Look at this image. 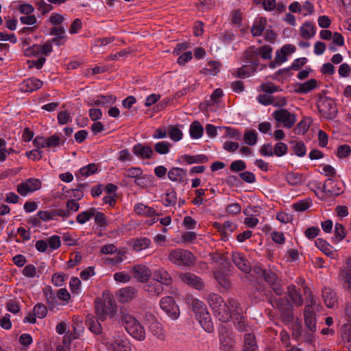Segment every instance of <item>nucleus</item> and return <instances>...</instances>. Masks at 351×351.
Segmentation results:
<instances>
[{
    "label": "nucleus",
    "instance_id": "1",
    "mask_svg": "<svg viewBox=\"0 0 351 351\" xmlns=\"http://www.w3.org/2000/svg\"><path fill=\"white\" fill-rule=\"evenodd\" d=\"M120 322L126 331L134 339L143 341L145 339V330L140 322L126 309L120 311Z\"/></svg>",
    "mask_w": 351,
    "mask_h": 351
},
{
    "label": "nucleus",
    "instance_id": "2",
    "mask_svg": "<svg viewBox=\"0 0 351 351\" xmlns=\"http://www.w3.org/2000/svg\"><path fill=\"white\" fill-rule=\"evenodd\" d=\"M304 294L307 297L306 304L304 311V319L306 328L312 332L316 331V316L315 308L317 310L318 305L316 300L312 295L310 288L305 286L304 287Z\"/></svg>",
    "mask_w": 351,
    "mask_h": 351
},
{
    "label": "nucleus",
    "instance_id": "3",
    "mask_svg": "<svg viewBox=\"0 0 351 351\" xmlns=\"http://www.w3.org/2000/svg\"><path fill=\"white\" fill-rule=\"evenodd\" d=\"M169 261L178 266H191L195 263V257L189 250L177 248L171 250L168 255Z\"/></svg>",
    "mask_w": 351,
    "mask_h": 351
},
{
    "label": "nucleus",
    "instance_id": "4",
    "mask_svg": "<svg viewBox=\"0 0 351 351\" xmlns=\"http://www.w3.org/2000/svg\"><path fill=\"white\" fill-rule=\"evenodd\" d=\"M317 108L320 116L327 120L336 117L338 109L335 101L328 97H320L317 101Z\"/></svg>",
    "mask_w": 351,
    "mask_h": 351
},
{
    "label": "nucleus",
    "instance_id": "5",
    "mask_svg": "<svg viewBox=\"0 0 351 351\" xmlns=\"http://www.w3.org/2000/svg\"><path fill=\"white\" fill-rule=\"evenodd\" d=\"M207 302L213 309L215 316L222 322H228L230 315L225 311L226 302L217 293H210L207 297Z\"/></svg>",
    "mask_w": 351,
    "mask_h": 351
},
{
    "label": "nucleus",
    "instance_id": "6",
    "mask_svg": "<svg viewBox=\"0 0 351 351\" xmlns=\"http://www.w3.org/2000/svg\"><path fill=\"white\" fill-rule=\"evenodd\" d=\"M95 308L97 318L104 322L108 315L112 317L114 314L116 306L111 300L102 301L97 298L95 301Z\"/></svg>",
    "mask_w": 351,
    "mask_h": 351
},
{
    "label": "nucleus",
    "instance_id": "7",
    "mask_svg": "<svg viewBox=\"0 0 351 351\" xmlns=\"http://www.w3.org/2000/svg\"><path fill=\"white\" fill-rule=\"evenodd\" d=\"M271 115L276 122L288 129L291 128L297 121L295 114L285 108L274 111Z\"/></svg>",
    "mask_w": 351,
    "mask_h": 351
},
{
    "label": "nucleus",
    "instance_id": "8",
    "mask_svg": "<svg viewBox=\"0 0 351 351\" xmlns=\"http://www.w3.org/2000/svg\"><path fill=\"white\" fill-rule=\"evenodd\" d=\"M263 276L265 280L271 286L275 293L277 295H280L283 292V289L281 287V280L279 278L276 269L274 268L263 269Z\"/></svg>",
    "mask_w": 351,
    "mask_h": 351
},
{
    "label": "nucleus",
    "instance_id": "9",
    "mask_svg": "<svg viewBox=\"0 0 351 351\" xmlns=\"http://www.w3.org/2000/svg\"><path fill=\"white\" fill-rule=\"evenodd\" d=\"M160 306L172 319L176 320L179 317L180 310L172 297L166 296L162 298L160 300Z\"/></svg>",
    "mask_w": 351,
    "mask_h": 351
},
{
    "label": "nucleus",
    "instance_id": "10",
    "mask_svg": "<svg viewBox=\"0 0 351 351\" xmlns=\"http://www.w3.org/2000/svg\"><path fill=\"white\" fill-rule=\"evenodd\" d=\"M41 187V182L36 178H28L25 182L18 184L17 192L22 196H26L29 193H33Z\"/></svg>",
    "mask_w": 351,
    "mask_h": 351
},
{
    "label": "nucleus",
    "instance_id": "11",
    "mask_svg": "<svg viewBox=\"0 0 351 351\" xmlns=\"http://www.w3.org/2000/svg\"><path fill=\"white\" fill-rule=\"evenodd\" d=\"M339 279L343 287L351 291V258L346 259L344 265L341 267Z\"/></svg>",
    "mask_w": 351,
    "mask_h": 351
},
{
    "label": "nucleus",
    "instance_id": "12",
    "mask_svg": "<svg viewBox=\"0 0 351 351\" xmlns=\"http://www.w3.org/2000/svg\"><path fill=\"white\" fill-rule=\"evenodd\" d=\"M220 350L221 351H232L234 346V341L232 337L231 332L223 327L219 331Z\"/></svg>",
    "mask_w": 351,
    "mask_h": 351
},
{
    "label": "nucleus",
    "instance_id": "13",
    "mask_svg": "<svg viewBox=\"0 0 351 351\" xmlns=\"http://www.w3.org/2000/svg\"><path fill=\"white\" fill-rule=\"evenodd\" d=\"M225 311L230 315L228 322L231 319L235 318V317H238L243 314V310L241 306V304L237 299L233 298H229L227 299V301L226 302Z\"/></svg>",
    "mask_w": 351,
    "mask_h": 351
},
{
    "label": "nucleus",
    "instance_id": "14",
    "mask_svg": "<svg viewBox=\"0 0 351 351\" xmlns=\"http://www.w3.org/2000/svg\"><path fill=\"white\" fill-rule=\"evenodd\" d=\"M180 280L189 286L201 290L204 287L203 280L199 276L191 273H184L180 275Z\"/></svg>",
    "mask_w": 351,
    "mask_h": 351
},
{
    "label": "nucleus",
    "instance_id": "15",
    "mask_svg": "<svg viewBox=\"0 0 351 351\" xmlns=\"http://www.w3.org/2000/svg\"><path fill=\"white\" fill-rule=\"evenodd\" d=\"M133 276L138 282H144L149 278L152 274L149 268L145 265H137L131 269Z\"/></svg>",
    "mask_w": 351,
    "mask_h": 351
},
{
    "label": "nucleus",
    "instance_id": "16",
    "mask_svg": "<svg viewBox=\"0 0 351 351\" xmlns=\"http://www.w3.org/2000/svg\"><path fill=\"white\" fill-rule=\"evenodd\" d=\"M134 211L136 214L141 216L147 217H154V218L152 219V221L149 223L150 225L153 224L158 220L156 219V215H157L156 210L154 208L149 207L143 203L136 204L134 207Z\"/></svg>",
    "mask_w": 351,
    "mask_h": 351
},
{
    "label": "nucleus",
    "instance_id": "17",
    "mask_svg": "<svg viewBox=\"0 0 351 351\" xmlns=\"http://www.w3.org/2000/svg\"><path fill=\"white\" fill-rule=\"evenodd\" d=\"M232 258L233 263L240 270L244 273H249L250 271V263L242 253L233 252Z\"/></svg>",
    "mask_w": 351,
    "mask_h": 351
},
{
    "label": "nucleus",
    "instance_id": "18",
    "mask_svg": "<svg viewBox=\"0 0 351 351\" xmlns=\"http://www.w3.org/2000/svg\"><path fill=\"white\" fill-rule=\"evenodd\" d=\"M133 154L141 159H150L154 152L150 146L142 143H137L132 148Z\"/></svg>",
    "mask_w": 351,
    "mask_h": 351
},
{
    "label": "nucleus",
    "instance_id": "19",
    "mask_svg": "<svg viewBox=\"0 0 351 351\" xmlns=\"http://www.w3.org/2000/svg\"><path fill=\"white\" fill-rule=\"evenodd\" d=\"M324 191L330 195H339L343 192V186L341 184L328 179L324 184Z\"/></svg>",
    "mask_w": 351,
    "mask_h": 351
},
{
    "label": "nucleus",
    "instance_id": "20",
    "mask_svg": "<svg viewBox=\"0 0 351 351\" xmlns=\"http://www.w3.org/2000/svg\"><path fill=\"white\" fill-rule=\"evenodd\" d=\"M316 247L319 249L326 256L332 258L337 259L338 254L334 250L332 247L322 239H317L315 241Z\"/></svg>",
    "mask_w": 351,
    "mask_h": 351
},
{
    "label": "nucleus",
    "instance_id": "21",
    "mask_svg": "<svg viewBox=\"0 0 351 351\" xmlns=\"http://www.w3.org/2000/svg\"><path fill=\"white\" fill-rule=\"evenodd\" d=\"M137 293V290L133 287H126L119 290L118 300L121 303H126L133 300Z\"/></svg>",
    "mask_w": 351,
    "mask_h": 351
},
{
    "label": "nucleus",
    "instance_id": "22",
    "mask_svg": "<svg viewBox=\"0 0 351 351\" xmlns=\"http://www.w3.org/2000/svg\"><path fill=\"white\" fill-rule=\"evenodd\" d=\"M200 325L204 330L208 332H212L214 330V326L211 320L210 314L207 311H201L196 315Z\"/></svg>",
    "mask_w": 351,
    "mask_h": 351
},
{
    "label": "nucleus",
    "instance_id": "23",
    "mask_svg": "<svg viewBox=\"0 0 351 351\" xmlns=\"http://www.w3.org/2000/svg\"><path fill=\"white\" fill-rule=\"evenodd\" d=\"M42 86V81L34 77H31L23 80L20 85V88L23 92H33L40 88Z\"/></svg>",
    "mask_w": 351,
    "mask_h": 351
},
{
    "label": "nucleus",
    "instance_id": "24",
    "mask_svg": "<svg viewBox=\"0 0 351 351\" xmlns=\"http://www.w3.org/2000/svg\"><path fill=\"white\" fill-rule=\"evenodd\" d=\"M339 333L341 342L344 344H348L345 346L347 347L349 351H351V324H343L341 326Z\"/></svg>",
    "mask_w": 351,
    "mask_h": 351
},
{
    "label": "nucleus",
    "instance_id": "25",
    "mask_svg": "<svg viewBox=\"0 0 351 351\" xmlns=\"http://www.w3.org/2000/svg\"><path fill=\"white\" fill-rule=\"evenodd\" d=\"M154 280L162 285L169 286L172 283V278L164 268H158L153 272Z\"/></svg>",
    "mask_w": 351,
    "mask_h": 351
},
{
    "label": "nucleus",
    "instance_id": "26",
    "mask_svg": "<svg viewBox=\"0 0 351 351\" xmlns=\"http://www.w3.org/2000/svg\"><path fill=\"white\" fill-rule=\"evenodd\" d=\"M322 298L328 308H333L337 302L336 293L331 289L324 287L322 289Z\"/></svg>",
    "mask_w": 351,
    "mask_h": 351
},
{
    "label": "nucleus",
    "instance_id": "27",
    "mask_svg": "<svg viewBox=\"0 0 351 351\" xmlns=\"http://www.w3.org/2000/svg\"><path fill=\"white\" fill-rule=\"evenodd\" d=\"M287 295L295 306H301L303 304V299L300 291L295 285H291L288 286Z\"/></svg>",
    "mask_w": 351,
    "mask_h": 351
},
{
    "label": "nucleus",
    "instance_id": "28",
    "mask_svg": "<svg viewBox=\"0 0 351 351\" xmlns=\"http://www.w3.org/2000/svg\"><path fill=\"white\" fill-rule=\"evenodd\" d=\"M167 176L169 179L173 182H182L186 179V170L179 167H173L169 170Z\"/></svg>",
    "mask_w": 351,
    "mask_h": 351
},
{
    "label": "nucleus",
    "instance_id": "29",
    "mask_svg": "<svg viewBox=\"0 0 351 351\" xmlns=\"http://www.w3.org/2000/svg\"><path fill=\"white\" fill-rule=\"evenodd\" d=\"M300 32L304 39H310L315 34V26L311 22H306L300 27Z\"/></svg>",
    "mask_w": 351,
    "mask_h": 351
},
{
    "label": "nucleus",
    "instance_id": "30",
    "mask_svg": "<svg viewBox=\"0 0 351 351\" xmlns=\"http://www.w3.org/2000/svg\"><path fill=\"white\" fill-rule=\"evenodd\" d=\"M99 319H95L93 316H87L86 324L88 329L95 335H100L102 332V327L99 323Z\"/></svg>",
    "mask_w": 351,
    "mask_h": 351
},
{
    "label": "nucleus",
    "instance_id": "31",
    "mask_svg": "<svg viewBox=\"0 0 351 351\" xmlns=\"http://www.w3.org/2000/svg\"><path fill=\"white\" fill-rule=\"evenodd\" d=\"M186 303L191 306L193 308V311L195 313L196 315L200 313L201 311H206L205 304L197 298H193V297L188 296L186 298Z\"/></svg>",
    "mask_w": 351,
    "mask_h": 351
},
{
    "label": "nucleus",
    "instance_id": "32",
    "mask_svg": "<svg viewBox=\"0 0 351 351\" xmlns=\"http://www.w3.org/2000/svg\"><path fill=\"white\" fill-rule=\"evenodd\" d=\"M258 348L255 337L252 333H247L244 336V351H256Z\"/></svg>",
    "mask_w": 351,
    "mask_h": 351
},
{
    "label": "nucleus",
    "instance_id": "33",
    "mask_svg": "<svg viewBox=\"0 0 351 351\" xmlns=\"http://www.w3.org/2000/svg\"><path fill=\"white\" fill-rule=\"evenodd\" d=\"M29 50L32 51V53H40L45 56H49L53 50L51 42L47 41L44 45H34L32 48Z\"/></svg>",
    "mask_w": 351,
    "mask_h": 351
},
{
    "label": "nucleus",
    "instance_id": "34",
    "mask_svg": "<svg viewBox=\"0 0 351 351\" xmlns=\"http://www.w3.org/2000/svg\"><path fill=\"white\" fill-rule=\"evenodd\" d=\"M109 351H132L128 343L123 340L115 339L109 346Z\"/></svg>",
    "mask_w": 351,
    "mask_h": 351
},
{
    "label": "nucleus",
    "instance_id": "35",
    "mask_svg": "<svg viewBox=\"0 0 351 351\" xmlns=\"http://www.w3.org/2000/svg\"><path fill=\"white\" fill-rule=\"evenodd\" d=\"M317 82L315 79H311L298 85V93L305 94L317 88Z\"/></svg>",
    "mask_w": 351,
    "mask_h": 351
},
{
    "label": "nucleus",
    "instance_id": "36",
    "mask_svg": "<svg viewBox=\"0 0 351 351\" xmlns=\"http://www.w3.org/2000/svg\"><path fill=\"white\" fill-rule=\"evenodd\" d=\"M204 132L202 125L198 121H193L189 128L190 136L193 139H197L202 137Z\"/></svg>",
    "mask_w": 351,
    "mask_h": 351
},
{
    "label": "nucleus",
    "instance_id": "37",
    "mask_svg": "<svg viewBox=\"0 0 351 351\" xmlns=\"http://www.w3.org/2000/svg\"><path fill=\"white\" fill-rule=\"evenodd\" d=\"M215 280L225 289L230 288L231 283L227 276L220 270L214 271L213 272Z\"/></svg>",
    "mask_w": 351,
    "mask_h": 351
},
{
    "label": "nucleus",
    "instance_id": "38",
    "mask_svg": "<svg viewBox=\"0 0 351 351\" xmlns=\"http://www.w3.org/2000/svg\"><path fill=\"white\" fill-rule=\"evenodd\" d=\"M152 242L151 240L146 237H141L133 241V248L135 251L139 252L148 248Z\"/></svg>",
    "mask_w": 351,
    "mask_h": 351
},
{
    "label": "nucleus",
    "instance_id": "39",
    "mask_svg": "<svg viewBox=\"0 0 351 351\" xmlns=\"http://www.w3.org/2000/svg\"><path fill=\"white\" fill-rule=\"evenodd\" d=\"M95 208H90L85 211L81 212L77 215L76 221L80 224H84L95 215Z\"/></svg>",
    "mask_w": 351,
    "mask_h": 351
},
{
    "label": "nucleus",
    "instance_id": "40",
    "mask_svg": "<svg viewBox=\"0 0 351 351\" xmlns=\"http://www.w3.org/2000/svg\"><path fill=\"white\" fill-rule=\"evenodd\" d=\"M266 20L261 18L255 21L252 28L251 33L254 36H260L265 28Z\"/></svg>",
    "mask_w": 351,
    "mask_h": 351
},
{
    "label": "nucleus",
    "instance_id": "41",
    "mask_svg": "<svg viewBox=\"0 0 351 351\" xmlns=\"http://www.w3.org/2000/svg\"><path fill=\"white\" fill-rule=\"evenodd\" d=\"M169 138L173 141H179L182 138L183 134L180 125H169L168 128Z\"/></svg>",
    "mask_w": 351,
    "mask_h": 351
},
{
    "label": "nucleus",
    "instance_id": "42",
    "mask_svg": "<svg viewBox=\"0 0 351 351\" xmlns=\"http://www.w3.org/2000/svg\"><path fill=\"white\" fill-rule=\"evenodd\" d=\"M182 159L184 162H187L188 164L205 163L208 161L207 156L204 154L197 156H190L186 154L183 156Z\"/></svg>",
    "mask_w": 351,
    "mask_h": 351
},
{
    "label": "nucleus",
    "instance_id": "43",
    "mask_svg": "<svg viewBox=\"0 0 351 351\" xmlns=\"http://www.w3.org/2000/svg\"><path fill=\"white\" fill-rule=\"evenodd\" d=\"M212 261L219 266V269L226 268L229 263L226 256L221 254L215 253L211 255Z\"/></svg>",
    "mask_w": 351,
    "mask_h": 351
},
{
    "label": "nucleus",
    "instance_id": "44",
    "mask_svg": "<svg viewBox=\"0 0 351 351\" xmlns=\"http://www.w3.org/2000/svg\"><path fill=\"white\" fill-rule=\"evenodd\" d=\"M145 291L151 295H159L163 291V287L158 282H150L145 286Z\"/></svg>",
    "mask_w": 351,
    "mask_h": 351
},
{
    "label": "nucleus",
    "instance_id": "45",
    "mask_svg": "<svg viewBox=\"0 0 351 351\" xmlns=\"http://www.w3.org/2000/svg\"><path fill=\"white\" fill-rule=\"evenodd\" d=\"M291 143L292 149L296 156L303 157L306 155V147L302 141H293Z\"/></svg>",
    "mask_w": 351,
    "mask_h": 351
},
{
    "label": "nucleus",
    "instance_id": "46",
    "mask_svg": "<svg viewBox=\"0 0 351 351\" xmlns=\"http://www.w3.org/2000/svg\"><path fill=\"white\" fill-rule=\"evenodd\" d=\"M259 54L257 48L251 47L245 51V57L247 62L252 64H258V57Z\"/></svg>",
    "mask_w": 351,
    "mask_h": 351
},
{
    "label": "nucleus",
    "instance_id": "47",
    "mask_svg": "<svg viewBox=\"0 0 351 351\" xmlns=\"http://www.w3.org/2000/svg\"><path fill=\"white\" fill-rule=\"evenodd\" d=\"M98 171L97 165L95 163L88 164L86 166L80 168L79 173L81 176L88 177L90 175L95 174Z\"/></svg>",
    "mask_w": 351,
    "mask_h": 351
},
{
    "label": "nucleus",
    "instance_id": "48",
    "mask_svg": "<svg viewBox=\"0 0 351 351\" xmlns=\"http://www.w3.org/2000/svg\"><path fill=\"white\" fill-rule=\"evenodd\" d=\"M234 319V324L236 328L240 332H245L248 330V325L246 324V319L243 315L235 317Z\"/></svg>",
    "mask_w": 351,
    "mask_h": 351
},
{
    "label": "nucleus",
    "instance_id": "49",
    "mask_svg": "<svg viewBox=\"0 0 351 351\" xmlns=\"http://www.w3.org/2000/svg\"><path fill=\"white\" fill-rule=\"evenodd\" d=\"M286 180L291 186H297L302 183V176L298 173L289 172L286 176Z\"/></svg>",
    "mask_w": 351,
    "mask_h": 351
},
{
    "label": "nucleus",
    "instance_id": "50",
    "mask_svg": "<svg viewBox=\"0 0 351 351\" xmlns=\"http://www.w3.org/2000/svg\"><path fill=\"white\" fill-rule=\"evenodd\" d=\"M171 144L167 141H160L155 144V151L160 154H167L169 152Z\"/></svg>",
    "mask_w": 351,
    "mask_h": 351
},
{
    "label": "nucleus",
    "instance_id": "51",
    "mask_svg": "<svg viewBox=\"0 0 351 351\" xmlns=\"http://www.w3.org/2000/svg\"><path fill=\"white\" fill-rule=\"evenodd\" d=\"M177 201V195L173 190L167 191L163 198V204L166 206L173 205Z\"/></svg>",
    "mask_w": 351,
    "mask_h": 351
},
{
    "label": "nucleus",
    "instance_id": "52",
    "mask_svg": "<svg viewBox=\"0 0 351 351\" xmlns=\"http://www.w3.org/2000/svg\"><path fill=\"white\" fill-rule=\"evenodd\" d=\"M346 236V230L345 227L337 223L335 226V239L337 242L342 241Z\"/></svg>",
    "mask_w": 351,
    "mask_h": 351
},
{
    "label": "nucleus",
    "instance_id": "53",
    "mask_svg": "<svg viewBox=\"0 0 351 351\" xmlns=\"http://www.w3.org/2000/svg\"><path fill=\"white\" fill-rule=\"evenodd\" d=\"M143 170L140 167H130L123 172V176L129 178H137L143 176Z\"/></svg>",
    "mask_w": 351,
    "mask_h": 351
},
{
    "label": "nucleus",
    "instance_id": "54",
    "mask_svg": "<svg viewBox=\"0 0 351 351\" xmlns=\"http://www.w3.org/2000/svg\"><path fill=\"white\" fill-rule=\"evenodd\" d=\"M243 140L248 145H254L257 142V134L255 130H247L244 134Z\"/></svg>",
    "mask_w": 351,
    "mask_h": 351
},
{
    "label": "nucleus",
    "instance_id": "55",
    "mask_svg": "<svg viewBox=\"0 0 351 351\" xmlns=\"http://www.w3.org/2000/svg\"><path fill=\"white\" fill-rule=\"evenodd\" d=\"M151 332L158 339L164 337V330L160 323L153 322L149 326Z\"/></svg>",
    "mask_w": 351,
    "mask_h": 351
},
{
    "label": "nucleus",
    "instance_id": "56",
    "mask_svg": "<svg viewBox=\"0 0 351 351\" xmlns=\"http://www.w3.org/2000/svg\"><path fill=\"white\" fill-rule=\"evenodd\" d=\"M33 313L38 318L42 319L47 315V308L45 304L38 303L34 306Z\"/></svg>",
    "mask_w": 351,
    "mask_h": 351
},
{
    "label": "nucleus",
    "instance_id": "57",
    "mask_svg": "<svg viewBox=\"0 0 351 351\" xmlns=\"http://www.w3.org/2000/svg\"><path fill=\"white\" fill-rule=\"evenodd\" d=\"M253 73V68L250 66L243 65L237 70L236 77L239 78L248 77Z\"/></svg>",
    "mask_w": 351,
    "mask_h": 351
},
{
    "label": "nucleus",
    "instance_id": "58",
    "mask_svg": "<svg viewBox=\"0 0 351 351\" xmlns=\"http://www.w3.org/2000/svg\"><path fill=\"white\" fill-rule=\"evenodd\" d=\"M22 274L27 278H33L35 277H38L37 275V269L36 267L32 264H29L25 266L22 271Z\"/></svg>",
    "mask_w": 351,
    "mask_h": 351
},
{
    "label": "nucleus",
    "instance_id": "59",
    "mask_svg": "<svg viewBox=\"0 0 351 351\" xmlns=\"http://www.w3.org/2000/svg\"><path fill=\"white\" fill-rule=\"evenodd\" d=\"M260 90L265 93L271 94L280 90V88L279 86H276L274 83L267 82L263 83L260 86Z\"/></svg>",
    "mask_w": 351,
    "mask_h": 351
},
{
    "label": "nucleus",
    "instance_id": "60",
    "mask_svg": "<svg viewBox=\"0 0 351 351\" xmlns=\"http://www.w3.org/2000/svg\"><path fill=\"white\" fill-rule=\"evenodd\" d=\"M259 56L265 60H269L271 58L272 47L269 45H264L257 49Z\"/></svg>",
    "mask_w": 351,
    "mask_h": 351
},
{
    "label": "nucleus",
    "instance_id": "61",
    "mask_svg": "<svg viewBox=\"0 0 351 351\" xmlns=\"http://www.w3.org/2000/svg\"><path fill=\"white\" fill-rule=\"evenodd\" d=\"M311 201L305 199L300 200L292 205L293 208L296 211H304L310 207Z\"/></svg>",
    "mask_w": 351,
    "mask_h": 351
},
{
    "label": "nucleus",
    "instance_id": "62",
    "mask_svg": "<svg viewBox=\"0 0 351 351\" xmlns=\"http://www.w3.org/2000/svg\"><path fill=\"white\" fill-rule=\"evenodd\" d=\"M274 150V155L278 157H281L287 154L288 147L285 143L279 142L275 145Z\"/></svg>",
    "mask_w": 351,
    "mask_h": 351
},
{
    "label": "nucleus",
    "instance_id": "63",
    "mask_svg": "<svg viewBox=\"0 0 351 351\" xmlns=\"http://www.w3.org/2000/svg\"><path fill=\"white\" fill-rule=\"evenodd\" d=\"M310 126V123L305 119L300 121L295 128V132L298 134H303L306 132Z\"/></svg>",
    "mask_w": 351,
    "mask_h": 351
},
{
    "label": "nucleus",
    "instance_id": "64",
    "mask_svg": "<svg viewBox=\"0 0 351 351\" xmlns=\"http://www.w3.org/2000/svg\"><path fill=\"white\" fill-rule=\"evenodd\" d=\"M100 99L101 106L108 107L114 104L117 100V97L112 95H100Z\"/></svg>",
    "mask_w": 351,
    "mask_h": 351
}]
</instances>
